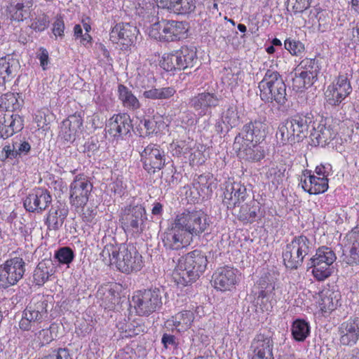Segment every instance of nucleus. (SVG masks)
Listing matches in <instances>:
<instances>
[{
    "mask_svg": "<svg viewBox=\"0 0 359 359\" xmlns=\"http://www.w3.org/2000/svg\"><path fill=\"white\" fill-rule=\"evenodd\" d=\"M164 41H173L185 38L188 31L187 23L184 22L167 20V25L163 26Z\"/></svg>",
    "mask_w": 359,
    "mask_h": 359,
    "instance_id": "c756f323",
    "label": "nucleus"
},
{
    "mask_svg": "<svg viewBox=\"0 0 359 359\" xmlns=\"http://www.w3.org/2000/svg\"><path fill=\"white\" fill-rule=\"evenodd\" d=\"M131 128V120L128 114L114 115L106 126L107 132L114 137L127 134Z\"/></svg>",
    "mask_w": 359,
    "mask_h": 359,
    "instance_id": "4be33fe9",
    "label": "nucleus"
},
{
    "mask_svg": "<svg viewBox=\"0 0 359 359\" xmlns=\"http://www.w3.org/2000/svg\"><path fill=\"white\" fill-rule=\"evenodd\" d=\"M351 92L350 83L345 76H339L325 91V99L331 105H338Z\"/></svg>",
    "mask_w": 359,
    "mask_h": 359,
    "instance_id": "dca6fc26",
    "label": "nucleus"
},
{
    "mask_svg": "<svg viewBox=\"0 0 359 359\" xmlns=\"http://www.w3.org/2000/svg\"><path fill=\"white\" fill-rule=\"evenodd\" d=\"M336 259L335 253L330 248H318L315 255L310 259L313 276L318 280H323L329 277L331 274L330 266Z\"/></svg>",
    "mask_w": 359,
    "mask_h": 359,
    "instance_id": "1a4fd4ad",
    "label": "nucleus"
},
{
    "mask_svg": "<svg viewBox=\"0 0 359 359\" xmlns=\"http://www.w3.org/2000/svg\"><path fill=\"white\" fill-rule=\"evenodd\" d=\"M259 144H248L246 141L243 142L241 145V148H233L237 152L238 155L241 158L257 161L264 157V154L260 148L258 147Z\"/></svg>",
    "mask_w": 359,
    "mask_h": 359,
    "instance_id": "c9c22d12",
    "label": "nucleus"
},
{
    "mask_svg": "<svg viewBox=\"0 0 359 359\" xmlns=\"http://www.w3.org/2000/svg\"><path fill=\"white\" fill-rule=\"evenodd\" d=\"M93 184L88 177L77 175L69 186V202L76 208L83 207L89 199Z\"/></svg>",
    "mask_w": 359,
    "mask_h": 359,
    "instance_id": "f8f14e48",
    "label": "nucleus"
},
{
    "mask_svg": "<svg viewBox=\"0 0 359 359\" xmlns=\"http://www.w3.org/2000/svg\"><path fill=\"white\" fill-rule=\"evenodd\" d=\"M252 348L253 349L252 356L262 359H273L272 353L273 341L269 337L263 334L257 335L252 343Z\"/></svg>",
    "mask_w": 359,
    "mask_h": 359,
    "instance_id": "cd10ccee",
    "label": "nucleus"
},
{
    "mask_svg": "<svg viewBox=\"0 0 359 359\" xmlns=\"http://www.w3.org/2000/svg\"><path fill=\"white\" fill-rule=\"evenodd\" d=\"M144 169L149 173H154L165 165L164 151L156 144H149L140 153Z\"/></svg>",
    "mask_w": 359,
    "mask_h": 359,
    "instance_id": "2eb2a0df",
    "label": "nucleus"
},
{
    "mask_svg": "<svg viewBox=\"0 0 359 359\" xmlns=\"http://www.w3.org/2000/svg\"><path fill=\"white\" fill-rule=\"evenodd\" d=\"M218 104V97L210 93H199L191 100V106L201 116L206 114L210 108Z\"/></svg>",
    "mask_w": 359,
    "mask_h": 359,
    "instance_id": "a878e982",
    "label": "nucleus"
},
{
    "mask_svg": "<svg viewBox=\"0 0 359 359\" xmlns=\"http://www.w3.org/2000/svg\"><path fill=\"white\" fill-rule=\"evenodd\" d=\"M184 147H185V144H184V142L175 141V142H172L170 144L169 149H170V151L172 154V155L178 156L185 152Z\"/></svg>",
    "mask_w": 359,
    "mask_h": 359,
    "instance_id": "0e129e2a",
    "label": "nucleus"
},
{
    "mask_svg": "<svg viewBox=\"0 0 359 359\" xmlns=\"http://www.w3.org/2000/svg\"><path fill=\"white\" fill-rule=\"evenodd\" d=\"M134 308L140 316H148L162 304L161 294L158 289L139 290L132 298Z\"/></svg>",
    "mask_w": 359,
    "mask_h": 359,
    "instance_id": "0eeeda50",
    "label": "nucleus"
},
{
    "mask_svg": "<svg viewBox=\"0 0 359 359\" xmlns=\"http://www.w3.org/2000/svg\"><path fill=\"white\" fill-rule=\"evenodd\" d=\"M276 137L279 144H292L296 143L294 136H293V131L288 119L279 125L276 134Z\"/></svg>",
    "mask_w": 359,
    "mask_h": 359,
    "instance_id": "a19ab883",
    "label": "nucleus"
},
{
    "mask_svg": "<svg viewBox=\"0 0 359 359\" xmlns=\"http://www.w3.org/2000/svg\"><path fill=\"white\" fill-rule=\"evenodd\" d=\"M66 216L67 212L64 209L50 210L47 217L48 226L53 229H59L62 225Z\"/></svg>",
    "mask_w": 359,
    "mask_h": 359,
    "instance_id": "49530a36",
    "label": "nucleus"
},
{
    "mask_svg": "<svg viewBox=\"0 0 359 359\" xmlns=\"http://www.w3.org/2000/svg\"><path fill=\"white\" fill-rule=\"evenodd\" d=\"M260 97L265 102L276 101L283 104L286 101V86L276 71L268 69L263 79L259 83Z\"/></svg>",
    "mask_w": 359,
    "mask_h": 359,
    "instance_id": "7ed1b4c3",
    "label": "nucleus"
},
{
    "mask_svg": "<svg viewBox=\"0 0 359 359\" xmlns=\"http://www.w3.org/2000/svg\"><path fill=\"white\" fill-rule=\"evenodd\" d=\"M47 316V304L44 301L33 299L25 308L19 322L22 331H34L41 327V323Z\"/></svg>",
    "mask_w": 359,
    "mask_h": 359,
    "instance_id": "423d86ee",
    "label": "nucleus"
},
{
    "mask_svg": "<svg viewBox=\"0 0 359 359\" xmlns=\"http://www.w3.org/2000/svg\"><path fill=\"white\" fill-rule=\"evenodd\" d=\"M52 198L46 189H34L24 200V207L29 212H41L51 203Z\"/></svg>",
    "mask_w": 359,
    "mask_h": 359,
    "instance_id": "a211bd4d",
    "label": "nucleus"
},
{
    "mask_svg": "<svg viewBox=\"0 0 359 359\" xmlns=\"http://www.w3.org/2000/svg\"><path fill=\"white\" fill-rule=\"evenodd\" d=\"M340 342L344 346L354 345L359 339V318H351L342 323L339 328Z\"/></svg>",
    "mask_w": 359,
    "mask_h": 359,
    "instance_id": "412c9836",
    "label": "nucleus"
},
{
    "mask_svg": "<svg viewBox=\"0 0 359 359\" xmlns=\"http://www.w3.org/2000/svg\"><path fill=\"white\" fill-rule=\"evenodd\" d=\"M194 320V314L192 311H183L167 320L165 325L172 331L184 332L191 327Z\"/></svg>",
    "mask_w": 359,
    "mask_h": 359,
    "instance_id": "393cba45",
    "label": "nucleus"
},
{
    "mask_svg": "<svg viewBox=\"0 0 359 359\" xmlns=\"http://www.w3.org/2000/svg\"><path fill=\"white\" fill-rule=\"evenodd\" d=\"M197 184L196 189L198 190L199 194L203 198L210 196L216 188L215 180L205 175H201L198 177Z\"/></svg>",
    "mask_w": 359,
    "mask_h": 359,
    "instance_id": "a18cd8bd",
    "label": "nucleus"
},
{
    "mask_svg": "<svg viewBox=\"0 0 359 359\" xmlns=\"http://www.w3.org/2000/svg\"><path fill=\"white\" fill-rule=\"evenodd\" d=\"M162 240L166 249L180 250L189 245L193 239L190 233L174 222L172 227L163 233Z\"/></svg>",
    "mask_w": 359,
    "mask_h": 359,
    "instance_id": "4468645a",
    "label": "nucleus"
},
{
    "mask_svg": "<svg viewBox=\"0 0 359 359\" xmlns=\"http://www.w3.org/2000/svg\"><path fill=\"white\" fill-rule=\"evenodd\" d=\"M284 45L285 49H287L291 54L294 55H298L303 53L304 50V44L299 41H296L294 39H286L285 41Z\"/></svg>",
    "mask_w": 359,
    "mask_h": 359,
    "instance_id": "4d7b16f0",
    "label": "nucleus"
},
{
    "mask_svg": "<svg viewBox=\"0 0 359 359\" xmlns=\"http://www.w3.org/2000/svg\"><path fill=\"white\" fill-rule=\"evenodd\" d=\"M56 271L55 266L50 259L39 262L34 271V280L36 285H43Z\"/></svg>",
    "mask_w": 359,
    "mask_h": 359,
    "instance_id": "473e14b6",
    "label": "nucleus"
},
{
    "mask_svg": "<svg viewBox=\"0 0 359 359\" xmlns=\"http://www.w3.org/2000/svg\"><path fill=\"white\" fill-rule=\"evenodd\" d=\"M55 329V325H51L48 328L41 329L39 331L34 330L33 332L31 331V333L29 334V338L27 339L29 340L32 346L38 347L43 346L50 343L55 337H56V334H53V331Z\"/></svg>",
    "mask_w": 359,
    "mask_h": 359,
    "instance_id": "2f4dec72",
    "label": "nucleus"
},
{
    "mask_svg": "<svg viewBox=\"0 0 359 359\" xmlns=\"http://www.w3.org/2000/svg\"><path fill=\"white\" fill-rule=\"evenodd\" d=\"M291 332L297 341H304L310 334L309 324L304 320L297 319L292 323Z\"/></svg>",
    "mask_w": 359,
    "mask_h": 359,
    "instance_id": "79ce46f5",
    "label": "nucleus"
},
{
    "mask_svg": "<svg viewBox=\"0 0 359 359\" xmlns=\"http://www.w3.org/2000/svg\"><path fill=\"white\" fill-rule=\"evenodd\" d=\"M171 8L170 13L186 15L193 12L196 8V0H177Z\"/></svg>",
    "mask_w": 359,
    "mask_h": 359,
    "instance_id": "de8ad7c7",
    "label": "nucleus"
},
{
    "mask_svg": "<svg viewBox=\"0 0 359 359\" xmlns=\"http://www.w3.org/2000/svg\"><path fill=\"white\" fill-rule=\"evenodd\" d=\"M153 77L149 74L147 75H142L138 70L137 74L135 76V85L137 88H147L149 87V81Z\"/></svg>",
    "mask_w": 359,
    "mask_h": 359,
    "instance_id": "052dcab7",
    "label": "nucleus"
},
{
    "mask_svg": "<svg viewBox=\"0 0 359 359\" xmlns=\"http://www.w3.org/2000/svg\"><path fill=\"white\" fill-rule=\"evenodd\" d=\"M293 131L295 142H302L308 135L309 123L311 121L306 117H294L288 119Z\"/></svg>",
    "mask_w": 359,
    "mask_h": 359,
    "instance_id": "72a5a7b5",
    "label": "nucleus"
},
{
    "mask_svg": "<svg viewBox=\"0 0 359 359\" xmlns=\"http://www.w3.org/2000/svg\"><path fill=\"white\" fill-rule=\"evenodd\" d=\"M312 246L309 240L304 236L295 237L288 243L283 252V259L287 268L297 269L303 263Z\"/></svg>",
    "mask_w": 359,
    "mask_h": 359,
    "instance_id": "20e7f679",
    "label": "nucleus"
},
{
    "mask_svg": "<svg viewBox=\"0 0 359 359\" xmlns=\"http://www.w3.org/2000/svg\"><path fill=\"white\" fill-rule=\"evenodd\" d=\"M18 62L13 57L0 58V85L11 81L19 69Z\"/></svg>",
    "mask_w": 359,
    "mask_h": 359,
    "instance_id": "7c9ffc66",
    "label": "nucleus"
},
{
    "mask_svg": "<svg viewBox=\"0 0 359 359\" xmlns=\"http://www.w3.org/2000/svg\"><path fill=\"white\" fill-rule=\"evenodd\" d=\"M238 122L239 117L236 108L235 107H230L224 112L222 117V123L217 124V130L219 133L229 131L231 128L236 126Z\"/></svg>",
    "mask_w": 359,
    "mask_h": 359,
    "instance_id": "e433bc0d",
    "label": "nucleus"
},
{
    "mask_svg": "<svg viewBox=\"0 0 359 359\" xmlns=\"http://www.w3.org/2000/svg\"><path fill=\"white\" fill-rule=\"evenodd\" d=\"M341 294L338 290L326 289L319 294L318 307L320 311L330 313L339 305Z\"/></svg>",
    "mask_w": 359,
    "mask_h": 359,
    "instance_id": "bb28decb",
    "label": "nucleus"
},
{
    "mask_svg": "<svg viewBox=\"0 0 359 359\" xmlns=\"http://www.w3.org/2000/svg\"><path fill=\"white\" fill-rule=\"evenodd\" d=\"M73 251L67 247L62 248L59 249L55 254V258L60 264H69L74 259Z\"/></svg>",
    "mask_w": 359,
    "mask_h": 359,
    "instance_id": "5fc2aeb1",
    "label": "nucleus"
},
{
    "mask_svg": "<svg viewBox=\"0 0 359 359\" xmlns=\"http://www.w3.org/2000/svg\"><path fill=\"white\" fill-rule=\"evenodd\" d=\"M176 52L179 70L193 67L196 64L197 57L195 48L184 46Z\"/></svg>",
    "mask_w": 359,
    "mask_h": 359,
    "instance_id": "f704fd0d",
    "label": "nucleus"
},
{
    "mask_svg": "<svg viewBox=\"0 0 359 359\" xmlns=\"http://www.w3.org/2000/svg\"><path fill=\"white\" fill-rule=\"evenodd\" d=\"M175 222L184 231L194 236L204 232L209 226L208 215L201 210H185L177 215Z\"/></svg>",
    "mask_w": 359,
    "mask_h": 359,
    "instance_id": "39448f33",
    "label": "nucleus"
},
{
    "mask_svg": "<svg viewBox=\"0 0 359 359\" xmlns=\"http://www.w3.org/2000/svg\"><path fill=\"white\" fill-rule=\"evenodd\" d=\"M313 83V80L309 77L304 76L296 73L294 69V76L292 78V86L293 88L297 90H301L309 86H311Z\"/></svg>",
    "mask_w": 359,
    "mask_h": 359,
    "instance_id": "6e6d98bb",
    "label": "nucleus"
},
{
    "mask_svg": "<svg viewBox=\"0 0 359 359\" xmlns=\"http://www.w3.org/2000/svg\"><path fill=\"white\" fill-rule=\"evenodd\" d=\"M25 273V262L15 257L7 260L0 266V287L6 288L16 284Z\"/></svg>",
    "mask_w": 359,
    "mask_h": 359,
    "instance_id": "9d476101",
    "label": "nucleus"
},
{
    "mask_svg": "<svg viewBox=\"0 0 359 359\" xmlns=\"http://www.w3.org/2000/svg\"><path fill=\"white\" fill-rule=\"evenodd\" d=\"M176 93L173 87H164L161 88H153L143 92V97L151 100H167L172 97Z\"/></svg>",
    "mask_w": 359,
    "mask_h": 359,
    "instance_id": "37998d69",
    "label": "nucleus"
},
{
    "mask_svg": "<svg viewBox=\"0 0 359 359\" xmlns=\"http://www.w3.org/2000/svg\"><path fill=\"white\" fill-rule=\"evenodd\" d=\"M285 169L283 167L272 166L266 172V177L275 187H278L285 178Z\"/></svg>",
    "mask_w": 359,
    "mask_h": 359,
    "instance_id": "09e8293b",
    "label": "nucleus"
},
{
    "mask_svg": "<svg viewBox=\"0 0 359 359\" xmlns=\"http://www.w3.org/2000/svg\"><path fill=\"white\" fill-rule=\"evenodd\" d=\"M13 144L17 156L27 154L31 149L30 144L26 141H20V142H15Z\"/></svg>",
    "mask_w": 359,
    "mask_h": 359,
    "instance_id": "69168bd1",
    "label": "nucleus"
},
{
    "mask_svg": "<svg viewBox=\"0 0 359 359\" xmlns=\"http://www.w3.org/2000/svg\"><path fill=\"white\" fill-rule=\"evenodd\" d=\"M208 264L203 252L194 250L177 259L173 278L179 285H187L195 281L204 272Z\"/></svg>",
    "mask_w": 359,
    "mask_h": 359,
    "instance_id": "f03ea898",
    "label": "nucleus"
},
{
    "mask_svg": "<svg viewBox=\"0 0 359 359\" xmlns=\"http://www.w3.org/2000/svg\"><path fill=\"white\" fill-rule=\"evenodd\" d=\"M48 22L47 17L41 15L32 19L29 27L35 31L42 32L47 27Z\"/></svg>",
    "mask_w": 359,
    "mask_h": 359,
    "instance_id": "13d9d810",
    "label": "nucleus"
},
{
    "mask_svg": "<svg viewBox=\"0 0 359 359\" xmlns=\"http://www.w3.org/2000/svg\"><path fill=\"white\" fill-rule=\"evenodd\" d=\"M83 120L78 115H72L62 121L60 136L67 142H73L82 131Z\"/></svg>",
    "mask_w": 359,
    "mask_h": 359,
    "instance_id": "5701e85b",
    "label": "nucleus"
},
{
    "mask_svg": "<svg viewBox=\"0 0 359 359\" xmlns=\"http://www.w3.org/2000/svg\"><path fill=\"white\" fill-rule=\"evenodd\" d=\"M141 123L147 130V133H157L163 126L162 117L159 115L154 116L152 118L144 119Z\"/></svg>",
    "mask_w": 359,
    "mask_h": 359,
    "instance_id": "3c124183",
    "label": "nucleus"
},
{
    "mask_svg": "<svg viewBox=\"0 0 359 359\" xmlns=\"http://www.w3.org/2000/svg\"><path fill=\"white\" fill-rule=\"evenodd\" d=\"M167 25V20H162L154 23L148 31L149 36L158 41H164V30L163 27Z\"/></svg>",
    "mask_w": 359,
    "mask_h": 359,
    "instance_id": "603ef678",
    "label": "nucleus"
},
{
    "mask_svg": "<svg viewBox=\"0 0 359 359\" xmlns=\"http://www.w3.org/2000/svg\"><path fill=\"white\" fill-rule=\"evenodd\" d=\"M9 11L11 19L18 22L22 21L28 15V10L25 9V6L22 4L11 6Z\"/></svg>",
    "mask_w": 359,
    "mask_h": 359,
    "instance_id": "864d4df0",
    "label": "nucleus"
},
{
    "mask_svg": "<svg viewBox=\"0 0 359 359\" xmlns=\"http://www.w3.org/2000/svg\"><path fill=\"white\" fill-rule=\"evenodd\" d=\"M347 237L351 245L359 248V224L348 234Z\"/></svg>",
    "mask_w": 359,
    "mask_h": 359,
    "instance_id": "774afa93",
    "label": "nucleus"
},
{
    "mask_svg": "<svg viewBox=\"0 0 359 359\" xmlns=\"http://www.w3.org/2000/svg\"><path fill=\"white\" fill-rule=\"evenodd\" d=\"M299 185L310 194H319L325 192L328 186V179L318 175H312L311 172L305 170L301 175Z\"/></svg>",
    "mask_w": 359,
    "mask_h": 359,
    "instance_id": "aec40b11",
    "label": "nucleus"
},
{
    "mask_svg": "<svg viewBox=\"0 0 359 359\" xmlns=\"http://www.w3.org/2000/svg\"><path fill=\"white\" fill-rule=\"evenodd\" d=\"M246 197L247 191L245 186L238 182L230 183L226 186L223 202L229 209H232L234 214H236V208L243 207L242 203Z\"/></svg>",
    "mask_w": 359,
    "mask_h": 359,
    "instance_id": "f3484780",
    "label": "nucleus"
},
{
    "mask_svg": "<svg viewBox=\"0 0 359 359\" xmlns=\"http://www.w3.org/2000/svg\"><path fill=\"white\" fill-rule=\"evenodd\" d=\"M241 276L236 268L229 266L219 267L212 275L213 286L220 291H231L240 282Z\"/></svg>",
    "mask_w": 359,
    "mask_h": 359,
    "instance_id": "ddd939ff",
    "label": "nucleus"
},
{
    "mask_svg": "<svg viewBox=\"0 0 359 359\" xmlns=\"http://www.w3.org/2000/svg\"><path fill=\"white\" fill-rule=\"evenodd\" d=\"M334 135L332 129L326 126L322 118L313 122L310 136L314 144L324 146L334 138Z\"/></svg>",
    "mask_w": 359,
    "mask_h": 359,
    "instance_id": "b1692460",
    "label": "nucleus"
},
{
    "mask_svg": "<svg viewBox=\"0 0 359 359\" xmlns=\"http://www.w3.org/2000/svg\"><path fill=\"white\" fill-rule=\"evenodd\" d=\"M107 266H114L123 273L140 271L142 266V255L131 245L107 244L100 254Z\"/></svg>",
    "mask_w": 359,
    "mask_h": 359,
    "instance_id": "f257e3e1",
    "label": "nucleus"
},
{
    "mask_svg": "<svg viewBox=\"0 0 359 359\" xmlns=\"http://www.w3.org/2000/svg\"><path fill=\"white\" fill-rule=\"evenodd\" d=\"M36 58L40 62V66L43 70H46L50 64V57L48 50L44 48H40L36 53Z\"/></svg>",
    "mask_w": 359,
    "mask_h": 359,
    "instance_id": "bf43d9fd",
    "label": "nucleus"
},
{
    "mask_svg": "<svg viewBox=\"0 0 359 359\" xmlns=\"http://www.w3.org/2000/svg\"><path fill=\"white\" fill-rule=\"evenodd\" d=\"M1 157L2 159H14L16 158L17 154L15 151V149L14 147V144L13 145H5L1 151Z\"/></svg>",
    "mask_w": 359,
    "mask_h": 359,
    "instance_id": "338daca9",
    "label": "nucleus"
},
{
    "mask_svg": "<svg viewBox=\"0 0 359 359\" xmlns=\"http://www.w3.org/2000/svg\"><path fill=\"white\" fill-rule=\"evenodd\" d=\"M268 133V126L265 121L255 120L243 126L241 132L235 137L233 148L239 149L246 141L248 144H259Z\"/></svg>",
    "mask_w": 359,
    "mask_h": 359,
    "instance_id": "6e6552de",
    "label": "nucleus"
},
{
    "mask_svg": "<svg viewBox=\"0 0 359 359\" xmlns=\"http://www.w3.org/2000/svg\"><path fill=\"white\" fill-rule=\"evenodd\" d=\"M243 72L237 67L225 68L222 78V83L231 90L236 88L241 81Z\"/></svg>",
    "mask_w": 359,
    "mask_h": 359,
    "instance_id": "ea45409f",
    "label": "nucleus"
},
{
    "mask_svg": "<svg viewBox=\"0 0 359 359\" xmlns=\"http://www.w3.org/2000/svg\"><path fill=\"white\" fill-rule=\"evenodd\" d=\"M178 57L177 52L175 53H165L161 61V67L165 71H172L178 69Z\"/></svg>",
    "mask_w": 359,
    "mask_h": 359,
    "instance_id": "8fccbe9b",
    "label": "nucleus"
},
{
    "mask_svg": "<svg viewBox=\"0 0 359 359\" xmlns=\"http://www.w3.org/2000/svg\"><path fill=\"white\" fill-rule=\"evenodd\" d=\"M346 262L350 265L359 264V247L351 245L349 255L346 257Z\"/></svg>",
    "mask_w": 359,
    "mask_h": 359,
    "instance_id": "680f3d73",
    "label": "nucleus"
},
{
    "mask_svg": "<svg viewBox=\"0 0 359 359\" xmlns=\"http://www.w3.org/2000/svg\"><path fill=\"white\" fill-rule=\"evenodd\" d=\"M52 31L56 38H62L65 32V24L62 19L57 18L53 25Z\"/></svg>",
    "mask_w": 359,
    "mask_h": 359,
    "instance_id": "e2e57ef3",
    "label": "nucleus"
},
{
    "mask_svg": "<svg viewBox=\"0 0 359 359\" xmlns=\"http://www.w3.org/2000/svg\"><path fill=\"white\" fill-rule=\"evenodd\" d=\"M296 73L314 80L318 74L319 68L315 60L305 58L295 68Z\"/></svg>",
    "mask_w": 359,
    "mask_h": 359,
    "instance_id": "58836bf2",
    "label": "nucleus"
},
{
    "mask_svg": "<svg viewBox=\"0 0 359 359\" xmlns=\"http://www.w3.org/2000/svg\"><path fill=\"white\" fill-rule=\"evenodd\" d=\"M138 29L130 23H118L109 32V41L121 50H127L137 40Z\"/></svg>",
    "mask_w": 359,
    "mask_h": 359,
    "instance_id": "9b49d317",
    "label": "nucleus"
},
{
    "mask_svg": "<svg viewBox=\"0 0 359 359\" xmlns=\"http://www.w3.org/2000/svg\"><path fill=\"white\" fill-rule=\"evenodd\" d=\"M23 128V119L18 114H12L4 117L0 121V138L6 139Z\"/></svg>",
    "mask_w": 359,
    "mask_h": 359,
    "instance_id": "c85d7f7f",
    "label": "nucleus"
},
{
    "mask_svg": "<svg viewBox=\"0 0 359 359\" xmlns=\"http://www.w3.org/2000/svg\"><path fill=\"white\" fill-rule=\"evenodd\" d=\"M146 211L142 205L129 207L124 210L121 217L122 224L127 231L139 232L146 219Z\"/></svg>",
    "mask_w": 359,
    "mask_h": 359,
    "instance_id": "6ab92c4d",
    "label": "nucleus"
},
{
    "mask_svg": "<svg viewBox=\"0 0 359 359\" xmlns=\"http://www.w3.org/2000/svg\"><path fill=\"white\" fill-rule=\"evenodd\" d=\"M118 99L123 107L135 110L140 107V103L136 96L127 87L119 85L118 87Z\"/></svg>",
    "mask_w": 359,
    "mask_h": 359,
    "instance_id": "4c0bfd02",
    "label": "nucleus"
},
{
    "mask_svg": "<svg viewBox=\"0 0 359 359\" xmlns=\"http://www.w3.org/2000/svg\"><path fill=\"white\" fill-rule=\"evenodd\" d=\"M22 102L16 95L7 93L0 97V108L5 111H15L20 108Z\"/></svg>",
    "mask_w": 359,
    "mask_h": 359,
    "instance_id": "c03bdc74",
    "label": "nucleus"
}]
</instances>
